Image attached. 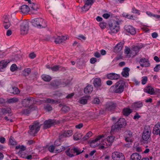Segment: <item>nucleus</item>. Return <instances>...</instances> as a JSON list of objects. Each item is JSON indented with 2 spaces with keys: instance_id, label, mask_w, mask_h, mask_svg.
<instances>
[{
  "instance_id": "nucleus-1",
  "label": "nucleus",
  "mask_w": 160,
  "mask_h": 160,
  "mask_svg": "<svg viewBox=\"0 0 160 160\" xmlns=\"http://www.w3.org/2000/svg\"><path fill=\"white\" fill-rule=\"evenodd\" d=\"M124 83L123 81H119L115 84L112 86L110 90L116 93H120L124 90Z\"/></svg>"
},
{
  "instance_id": "nucleus-2",
  "label": "nucleus",
  "mask_w": 160,
  "mask_h": 160,
  "mask_svg": "<svg viewBox=\"0 0 160 160\" xmlns=\"http://www.w3.org/2000/svg\"><path fill=\"white\" fill-rule=\"evenodd\" d=\"M31 22L33 26L40 28H45L47 26L46 21L42 18H34L32 20Z\"/></svg>"
},
{
  "instance_id": "nucleus-3",
  "label": "nucleus",
  "mask_w": 160,
  "mask_h": 160,
  "mask_svg": "<svg viewBox=\"0 0 160 160\" xmlns=\"http://www.w3.org/2000/svg\"><path fill=\"white\" fill-rule=\"evenodd\" d=\"M41 125L38 121L34 122L29 127L30 130L28 131L29 134L32 136H35L39 131Z\"/></svg>"
},
{
  "instance_id": "nucleus-4",
  "label": "nucleus",
  "mask_w": 160,
  "mask_h": 160,
  "mask_svg": "<svg viewBox=\"0 0 160 160\" xmlns=\"http://www.w3.org/2000/svg\"><path fill=\"white\" fill-rule=\"evenodd\" d=\"M119 24L117 20H113L109 23L110 29L113 33H117L119 30Z\"/></svg>"
},
{
  "instance_id": "nucleus-5",
  "label": "nucleus",
  "mask_w": 160,
  "mask_h": 160,
  "mask_svg": "<svg viewBox=\"0 0 160 160\" xmlns=\"http://www.w3.org/2000/svg\"><path fill=\"white\" fill-rule=\"evenodd\" d=\"M151 130L149 126H146L145 127L143 133H142V138L143 141H145V142H146L147 143H148L149 141H148L150 137L151 134Z\"/></svg>"
},
{
  "instance_id": "nucleus-6",
  "label": "nucleus",
  "mask_w": 160,
  "mask_h": 160,
  "mask_svg": "<svg viewBox=\"0 0 160 160\" xmlns=\"http://www.w3.org/2000/svg\"><path fill=\"white\" fill-rule=\"evenodd\" d=\"M20 31L22 34L24 35L28 33V28L29 23L27 21H22L20 22Z\"/></svg>"
},
{
  "instance_id": "nucleus-7",
  "label": "nucleus",
  "mask_w": 160,
  "mask_h": 160,
  "mask_svg": "<svg viewBox=\"0 0 160 160\" xmlns=\"http://www.w3.org/2000/svg\"><path fill=\"white\" fill-rule=\"evenodd\" d=\"M111 157L113 160H125V157L123 154L119 152L116 151L113 152Z\"/></svg>"
},
{
  "instance_id": "nucleus-8",
  "label": "nucleus",
  "mask_w": 160,
  "mask_h": 160,
  "mask_svg": "<svg viewBox=\"0 0 160 160\" xmlns=\"http://www.w3.org/2000/svg\"><path fill=\"white\" fill-rule=\"evenodd\" d=\"M56 120L54 119H48L45 120L44 122L43 128L47 129L50 128L56 123Z\"/></svg>"
},
{
  "instance_id": "nucleus-9",
  "label": "nucleus",
  "mask_w": 160,
  "mask_h": 160,
  "mask_svg": "<svg viewBox=\"0 0 160 160\" xmlns=\"http://www.w3.org/2000/svg\"><path fill=\"white\" fill-rule=\"evenodd\" d=\"M3 25L4 28L7 29H8L11 25V23L9 20L8 15H4L2 18Z\"/></svg>"
},
{
  "instance_id": "nucleus-10",
  "label": "nucleus",
  "mask_w": 160,
  "mask_h": 160,
  "mask_svg": "<svg viewBox=\"0 0 160 160\" xmlns=\"http://www.w3.org/2000/svg\"><path fill=\"white\" fill-rule=\"evenodd\" d=\"M103 135L98 136L95 140H92L90 143V146L91 147L95 148L98 146L100 144L99 140L102 137Z\"/></svg>"
},
{
  "instance_id": "nucleus-11",
  "label": "nucleus",
  "mask_w": 160,
  "mask_h": 160,
  "mask_svg": "<svg viewBox=\"0 0 160 160\" xmlns=\"http://www.w3.org/2000/svg\"><path fill=\"white\" fill-rule=\"evenodd\" d=\"M125 141L127 142H132L133 141L132 132L130 131H126L124 133Z\"/></svg>"
},
{
  "instance_id": "nucleus-12",
  "label": "nucleus",
  "mask_w": 160,
  "mask_h": 160,
  "mask_svg": "<svg viewBox=\"0 0 160 160\" xmlns=\"http://www.w3.org/2000/svg\"><path fill=\"white\" fill-rule=\"evenodd\" d=\"M29 6L30 8H31L30 10L33 13H37L39 10V7L37 4L33 2H31Z\"/></svg>"
},
{
  "instance_id": "nucleus-13",
  "label": "nucleus",
  "mask_w": 160,
  "mask_h": 160,
  "mask_svg": "<svg viewBox=\"0 0 160 160\" xmlns=\"http://www.w3.org/2000/svg\"><path fill=\"white\" fill-rule=\"evenodd\" d=\"M114 137L112 136L108 137L105 140V142H103V144L104 145H106L108 146L111 145L114 141Z\"/></svg>"
},
{
  "instance_id": "nucleus-14",
  "label": "nucleus",
  "mask_w": 160,
  "mask_h": 160,
  "mask_svg": "<svg viewBox=\"0 0 160 160\" xmlns=\"http://www.w3.org/2000/svg\"><path fill=\"white\" fill-rule=\"evenodd\" d=\"M34 101V98H29L23 99L22 101V104L23 107H26L29 106L30 104H31Z\"/></svg>"
},
{
  "instance_id": "nucleus-15",
  "label": "nucleus",
  "mask_w": 160,
  "mask_h": 160,
  "mask_svg": "<svg viewBox=\"0 0 160 160\" xmlns=\"http://www.w3.org/2000/svg\"><path fill=\"white\" fill-rule=\"evenodd\" d=\"M37 108L36 106L33 105H30L28 108L23 109L22 112L23 113L27 115L29 114L32 111L36 110Z\"/></svg>"
},
{
  "instance_id": "nucleus-16",
  "label": "nucleus",
  "mask_w": 160,
  "mask_h": 160,
  "mask_svg": "<svg viewBox=\"0 0 160 160\" xmlns=\"http://www.w3.org/2000/svg\"><path fill=\"white\" fill-rule=\"evenodd\" d=\"M140 66L142 67H148L150 66L149 61L147 58H141L139 62Z\"/></svg>"
},
{
  "instance_id": "nucleus-17",
  "label": "nucleus",
  "mask_w": 160,
  "mask_h": 160,
  "mask_svg": "<svg viewBox=\"0 0 160 160\" xmlns=\"http://www.w3.org/2000/svg\"><path fill=\"white\" fill-rule=\"evenodd\" d=\"M125 30L131 35H134L136 33V30L134 28L130 25H125L124 27Z\"/></svg>"
},
{
  "instance_id": "nucleus-18",
  "label": "nucleus",
  "mask_w": 160,
  "mask_h": 160,
  "mask_svg": "<svg viewBox=\"0 0 160 160\" xmlns=\"http://www.w3.org/2000/svg\"><path fill=\"white\" fill-rule=\"evenodd\" d=\"M107 78L110 80H118L120 77V75L114 73H111L107 75Z\"/></svg>"
},
{
  "instance_id": "nucleus-19",
  "label": "nucleus",
  "mask_w": 160,
  "mask_h": 160,
  "mask_svg": "<svg viewBox=\"0 0 160 160\" xmlns=\"http://www.w3.org/2000/svg\"><path fill=\"white\" fill-rule=\"evenodd\" d=\"M144 46V44L142 43L138 44L135 46H133L132 48V50L135 52V54H137L140 50Z\"/></svg>"
},
{
  "instance_id": "nucleus-20",
  "label": "nucleus",
  "mask_w": 160,
  "mask_h": 160,
  "mask_svg": "<svg viewBox=\"0 0 160 160\" xmlns=\"http://www.w3.org/2000/svg\"><path fill=\"white\" fill-rule=\"evenodd\" d=\"M152 133L154 134L159 135L160 136V122H158L155 125Z\"/></svg>"
},
{
  "instance_id": "nucleus-21",
  "label": "nucleus",
  "mask_w": 160,
  "mask_h": 160,
  "mask_svg": "<svg viewBox=\"0 0 160 160\" xmlns=\"http://www.w3.org/2000/svg\"><path fill=\"white\" fill-rule=\"evenodd\" d=\"M124 44L123 41L118 43L114 48V52L116 53L120 52L122 49Z\"/></svg>"
},
{
  "instance_id": "nucleus-22",
  "label": "nucleus",
  "mask_w": 160,
  "mask_h": 160,
  "mask_svg": "<svg viewBox=\"0 0 160 160\" xmlns=\"http://www.w3.org/2000/svg\"><path fill=\"white\" fill-rule=\"evenodd\" d=\"M15 149H19V151L18 152V154L21 157V155L24 154L23 151L26 149V148L23 145L20 146L19 145L16 147Z\"/></svg>"
},
{
  "instance_id": "nucleus-23",
  "label": "nucleus",
  "mask_w": 160,
  "mask_h": 160,
  "mask_svg": "<svg viewBox=\"0 0 160 160\" xmlns=\"http://www.w3.org/2000/svg\"><path fill=\"white\" fill-rule=\"evenodd\" d=\"M1 113L4 115L8 114V116L9 117L12 114L11 110L10 108H2L1 110Z\"/></svg>"
},
{
  "instance_id": "nucleus-24",
  "label": "nucleus",
  "mask_w": 160,
  "mask_h": 160,
  "mask_svg": "<svg viewBox=\"0 0 160 160\" xmlns=\"http://www.w3.org/2000/svg\"><path fill=\"white\" fill-rule=\"evenodd\" d=\"M116 103L112 102H110L106 105V109L108 111H111L115 108L116 107Z\"/></svg>"
},
{
  "instance_id": "nucleus-25",
  "label": "nucleus",
  "mask_w": 160,
  "mask_h": 160,
  "mask_svg": "<svg viewBox=\"0 0 160 160\" xmlns=\"http://www.w3.org/2000/svg\"><path fill=\"white\" fill-rule=\"evenodd\" d=\"M144 91L150 95H153L155 93L153 88L151 86H147L144 89Z\"/></svg>"
},
{
  "instance_id": "nucleus-26",
  "label": "nucleus",
  "mask_w": 160,
  "mask_h": 160,
  "mask_svg": "<svg viewBox=\"0 0 160 160\" xmlns=\"http://www.w3.org/2000/svg\"><path fill=\"white\" fill-rule=\"evenodd\" d=\"M67 39V37L66 36H58L54 41V42L56 44H60L66 40Z\"/></svg>"
},
{
  "instance_id": "nucleus-27",
  "label": "nucleus",
  "mask_w": 160,
  "mask_h": 160,
  "mask_svg": "<svg viewBox=\"0 0 160 160\" xmlns=\"http://www.w3.org/2000/svg\"><path fill=\"white\" fill-rule=\"evenodd\" d=\"M122 128V126L119 125L117 122L115 124L112 125L111 131V132H113L119 130L121 128Z\"/></svg>"
},
{
  "instance_id": "nucleus-28",
  "label": "nucleus",
  "mask_w": 160,
  "mask_h": 160,
  "mask_svg": "<svg viewBox=\"0 0 160 160\" xmlns=\"http://www.w3.org/2000/svg\"><path fill=\"white\" fill-rule=\"evenodd\" d=\"M93 90V86L91 85L88 84L85 88L84 91L85 94H89L92 92Z\"/></svg>"
},
{
  "instance_id": "nucleus-29",
  "label": "nucleus",
  "mask_w": 160,
  "mask_h": 160,
  "mask_svg": "<svg viewBox=\"0 0 160 160\" xmlns=\"http://www.w3.org/2000/svg\"><path fill=\"white\" fill-rule=\"evenodd\" d=\"M20 9L21 12L24 14L28 13L30 10V8L26 5L22 6Z\"/></svg>"
},
{
  "instance_id": "nucleus-30",
  "label": "nucleus",
  "mask_w": 160,
  "mask_h": 160,
  "mask_svg": "<svg viewBox=\"0 0 160 160\" xmlns=\"http://www.w3.org/2000/svg\"><path fill=\"white\" fill-rule=\"evenodd\" d=\"M72 134V130H69L64 131L61 135V138L69 137Z\"/></svg>"
},
{
  "instance_id": "nucleus-31",
  "label": "nucleus",
  "mask_w": 160,
  "mask_h": 160,
  "mask_svg": "<svg viewBox=\"0 0 160 160\" xmlns=\"http://www.w3.org/2000/svg\"><path fill=\"white\" fill-rule=\"evenodd\" d=\"M141 156L138 153H134L131 156V160H140Z\"/></svg>"
},
{
  "instance_id": "nucleus-32",
  "label": "nucleus",
  "mask_w": 160,
  "mask_h": 160,
  "mask_svg": "<svg viewBox=\"0 0 160 160\" xmlns=\"http://www.w3.org/2000/svg\"><path fill=\"white\" fill-rule=\"evenodd\" d=\"M130 69L127 67H126L123 69V71L122 72V75L123 77L127 78L129 75V72Z\"/></svg>"
},
{
  "instance_id": "nucleus-33",
  "label": "nucleus",
  "mask_w": 160,
  "mask_h": 160,
  "mask_svg": "<svg viewBox=\"0 0 160 160\" xmlns=\"http://www.w3.org/2000/svg\"><path fill=\"white\" fill-rule=\"evenodd\" d=\"M65 153L66 155L69 158H72L74 156L73 154V150L70 148L66 151Z\"/></svg>"
},
{
  "instance_id": "nucleus-34",
  "label": "nucleus",
  "mask_w": 160,
  "mask_h": 160,
  "mask_svg": "<svg viewBox=\"0 0 160 160\" xmlns=\"http://www.w3.org/2000/svg\"><path fill=\"white\" fill-rule=\"evenodd\" d=\"M93 84L95 87L98 88L101 86V81L100 78H96L94 81Z\"/></svg>"
},
{
  "instance_id": "nucleus-35",
  "label": "nucleus",
  "mask_w": 160,
  "mask_h": 160,
  "mask_svg": "<svg viewBox=\"0 0 160 160\" xmlns=\"http://www.w3.org/2000/svg\"><path fill=\"white\" fill-rule=\"evenodd\" d=\"M132 112V110L128 108H125L123 110V114L126 116H128Z\"/></svg>"
},
{
  "instance_id": "nucleus-36",
  "label": "nucleus",
  "mask_w": 160,
  "mask_h": 160,
  "mask_svg": "<svg viewBox=\"0 0 160 160\" xmlns=\"http://www.w3.org/2000/svg\"><path fill=\"white\" fill-rule=\"evenodd\" d=\"M1 67L0 68V71H2V69L6 67L8 63H9L7 60H2L1 61Z\"/></svg>"
},
{
  "instance_id": "nucleus-37",
  "label": "nucleus",
  "mask_w": 160,
  "mask_h": 160,
  "mask_svg": "<svg viewBox=\"0 0 160 160\" xmlns=\"http://www.w3.org/2000/svg\"><path fill=\"white\" fill-rule=\"evenodd\" d=\"M117 122L120 125L121 124L122 127L125 126L127 124L126 121L125 119L123 118H120L117 121Z\"/></svg>"
},
{
  "instance_id": "nucleus-38",
  "label": "nucleus",
  "mask_w": 160,
  "mask_h": 160,
  "mask_svg": "<svg viewBox=\"0 0 160 160\" xmlns=\"http://www.w3.org/2000/svg\"><path fill=\"white\" fill-rule=\"evenodd\" d=\"M73 150V152L74 153H76V155H79V154L82 153L83 150L81 151V150L78 147H73V148L72 149Z\"/></svg>"
},
{
  "instance_id": "nucleus-39",
  "label": "nucleus",
  "mask_w": 160,
  "mask_h": 160,
  "mask_svg": "<svg viewBox=\"0 0 160 160\" xmlns=\"http://www.w3.org/2000/svg\"><path fill=\"white\" fill-rule=\"evenodd\" d=\"M41 77L42 79L45 81L49 82L51 80V78L48 75H43Z\"/></svg>"
},
{
  "instance_id": "nucleus-40",
  "label": "nucleus",
  "mask_w": 160,
  "mask_h": 160,
  "mask_svg": "<svg viewBox=\"0 0 160 160\" xmlns=\"http://www.w3.org/2000/svg\"><path fill=\"white\" fill-rule=\"evenodd\" d=\"M143 106L142 103V102H136L133 105V107L134 108L136 109L140 108L142 107Z\"/></svg>"
},
{
  "instance_id": "nucleus-41",
  "label": "nucleus",
  "mask_w": 160,
  "mask_h": 160,
  "mask_svg": "<svg viewBox=\"0 0 160 160\" xmlns=\"http://www.w3.org/2000/svg\"><path fill=\"white\" fill-rule=\"evenodd\" d=\"M11 93L14 94H18L19 93V91L18 88L16 87H12L11 88Z\"/></svg>"
},
{
  "instance_id": "nucleus-42",
  "label": "nucleus",
  "mask_w": 160,
  "mask_h": 160,
  "mask_svg": "<svg viewBox=\"0 0 160 160\" xmlns=\"http://www.w3.org/2000/svg\"><path fill=\"white\" fill-rule=\"evenodd\" d=\"M95 2V0H86L85 4V6H89L90 8L91 6Z\"/></svg>"
},
{
  "instance_id": "nucleus-43",
  "label": "nucleus",
  "mask_w": 160,
  "mask_h": 160,
  "mask_svg": "<svg viewBox=\"0 0 160 160\" xmlns=\"http://www.w3.org/2000/svg\"><path fill=\"white\" fill-rule=\"evenodd\" d=\"M66 149V148L63 146H61L60 147H59L56 148L55 150V152L59 153L64 151Z\"/></svg>"
},
{
  "instance_id": "nucleus-44",
  "label": "nucleus",
  "mask_w": 160,
  "mask_h": 160,
  "mask_svg": "<svg viewBox=\"0 0 160 160\" xmlns=\"http://www.w3.org/2000/svg\"><path fill=\"white\" fill-rule=\"evenodd\" d=\"M31 71V69L29 68L24 69L23 71V75L25 76H28L30 73Z\"/></svg>"
},
{
  "instance_id": "nucleus-45",
  "label": "nucleus",
  "mask_w": 160,
  "mask_h": 160,
  "mask_svg": "<svg viewBox=\"0 0 160 160\" xmlns=\"http://www.w3.org/2000/svg\"><path fill=\"white\" fill-rule=\"evenodd\" d=\"M92 133L91 132L89 131L87 133L86 135L83 137L82 139L83 140H86L90 138L92 135Z\"/></svg>"
},
{
  "instance_id": "nucleus-46",
  "label": "nucleus",
  "mask_w": 160,
  "mask_h": 160,
  "mask_svg": "<svg viewBox=\"0 0 160 160\" xmlns=\"http://www.w3.org/2000/svg\"><path fill=\"white\" fill-rule=\"evenodd\" d=\"M18 99L16 98H13L8 99V101L9 103H15L18 102Z\"/></svg>"
},
{
  "instance_id": "nucleus-47",
  "label": "nucleus",
  "mask_w": 160,
  "mask_h": 160,
  "mask_svg": "<svg viewBox=\"0 0 160 160\" xmlns=\"http://www.w3.org/2000/svg\"><path fill=\"white\" fill-rule=\"evenodd\" d=\"M21 157L28 160H30L32 159V155H27L26 154L21 155Z\"/></svg>"
},
{
  "instance_id": "nucleus-48",
  "label": "nucleus",
  "mask_w": 160,
  "mask_h": 160,
  "mask_svg": "<svg viewBox=\"0 0 160 160\" xmlns=\"http://www.w3.org/2000/svg\"><path fill=\"white\" fill-rule=\"evenodd\" d=\"M82 136L81 134H75L73 136V139L75 140H78L81 138Z\"/></svg>"
},
{
  "instance_id": "nucleus-49",
  "label": "nucleus",
  "mask_w": 160,
  "mask_h": 160,
  "mask_svg": "<svg viewBox=\"0 0 160 160\" xmlns=\"http://www.w3.org/2000/svg\"><path fill=\"white\" fill-rule=\"evenodd\" d=\"M45 102L50 103L54 104L57 103L58 101L54 100L52 99L48 98L46 100Z\"/></svg>"
},
{
  "instance_id": "nucleus-50",
  "label": "nucleus",
  "mask_w": 160,
  "mask_h": 160,
  "mask_svg": "<svg viewBox=\"0 0 160 160\" xmlns=\"http://www.w3.org/2000/svg\"><path fill=\"white\" fill-rule=\"evenodd\" d=\"M18 68L15 64H12L10 67V70L12 72H13L17 70Z\"/></svg>"
},
{
  "instance_id": "nucleus-51",
  "label": "nucleus",
  "mask_w": 160,
  "mask_h": 160,
  "mask_svg": "<svg viewBox=\"0 0 160 160\" xmlns=\"http://www.w3.org/2000/svg\"><path fill=\"white\" fill-rule=\"evenodd\" d=\"M70 110L69 108L67 106H64L62 108V111L64 113H66L67 112L69 111Z\"/></svg>"
},
{
  "instance_id": "nucleus-52",
  "label": "nucleus",
  "mask_w": 160,
  "mask_h": 160,
  "mask_svg": "<svg viewBox=\"0 0 160 160\" xmlns=\"http://www.w3.org/2000/svg\"><path fill=\"white\" fill-rule=\"evenodd\" d=\"M60 67L59 65H55L53 67H51V69L52 71H57L59 69Z\"/></svg>"
},
{
  "instance_id": "nucleus-53",
  "label": "nucleus",
  "mask_w": 160,
  "mask_h": 160,
  "mask_svg": "<svg viewBox=\"0 0 160 160\" xmlns=\"http://www.w3.org/2000/svg\"><path fill=\"white\" fill-rule=\"evenodd\" d=\"M44 109L45 110L49 112L52 110V108L50 105L48 104L44 107Z\"/></svg>"
},
{
  "instance_id": "nucleus-54",
  "label": "nucleus",
  "mask_w": 160,
  "mask_h": 160,
  "mask_svg": "<svg viewBox=\"0 0 160 160\" xmlns=\"http://www.w3.org/2000/svg\"><path fill=\"white\" fill-rule=\"evenodd\" d=\"M87 102V99L84 98H81L79 100L80 103L82 104H86Z\"/></svg>"
},
{
  "instance_id": "nucleus-55",
  "label": "nucleus",
  "mask_w": 160,
  "mask_h": 160,
  "mask_svg": "<svg viewBox=\"0 0 160 160\" xmlns=\"http://www.w3.org/2000/svg\"><path fill=\"white\" fill-rule=\"evenodd\" d=\"M142 79L141 80L142 83L143 85L145 84L148 81V78L146 76L143 77L142 78Z\"/></svg>"
},
{
  "instance_id": "nucleus-56",
  "label": "nucleus",
  "mask_w": 160,
  "mask_h": 160,
  "mask_svg": "<svg viewBox=\"0 0 160 160\" xmlns=\"http://www.w3.org/2000/svg\"><path fill=\"white\" fill-rule=\"evenodd\" d=\"M146 13L148 16L150 17L153 16V17H156L158 18L160 17L159 15H157L152 14L151 12L149 11L147 12H146Z\"/></svg>"
},
{
  "instance_id": "nucleus-57",
  "label": "nucleus",
  "mask_w": 160,
  "mask_h": 160,
  "mask_svg": "<svg viewBox=\"0 0 160 160\" xmlns=\"http://www.w3.org/2000/svg\"><path fill=\"white\" fill-rule=\"evenodd\" d=\"M89 8L88 6H85V4L83 7L81 8V9L82 12H86L89 10Z\"/></svg>"
},
{
  "instance_id": "nucleus-58",
  "label": "nucleus",
  "mask_w": 160,
  "mask_h": 160,
  "mask_svg": "<svg viewBox=\"0 0 160 160\" xmlns=\"http://www.w3.org/2000/svg\"><path fill=\"white\" fill-rule=\"evenodd\" d=\"M49 151L51 152H53L55 149V146L53 145H51L48 148Z\"/></svg>"
},
{
  "instance_id": "nucleus-59",
  "label": "nucleus",
  "mask_w": 160,
  "mask_h": 160,
  "mask_svg": "<svg viewBox=\"0 0 160 160\" xmlns=\"http://www.w3.org/2000/svg\"><path fill=\"white\" fill-rule=\"evenodd\" d=\"M106 23L103 22H100L99 24V26L100 28L102 29H103L106 28Z\"/></svg>"
},
{
  "instance_id": "nucleus-60",
  "label": "nucleus",
  "mask_w": 160,
  "mask_h": 160,
  "mask_svg": "<svg viewBox=\"0 0 160 160\" xmlns=\"http://www.w3.org/2000/svg\"><path fill=\"white\" fill-rule=\"evenodd\" d=\"M9 143L11 145H14L16 144V142L14 141L13 140L11 137H10L9 140Z\"/></svg>"
},
{
  "instance_id": "nucleus-61",
  "label": "nucleus",
  "mask_w": 160,
  "mask_h": 160,
  "mask_svg": "<svg viewBox=\"0 0 160 160\" xmlns=\"http://www.w3.org/2000/svg\"><path fill=\"white\" fill-rule=\"evenodd\" d=\"M132 13L135 14H137L138 15L140 14V11L137 9H136L135 8H132Z\"/></svg>"
},
{
  "instance_id": "nucleus-62",
  "label": "nucleus",
  "mask_w": 160,
  "mask_h": 160,
  "mask_svg": "<svg viewBox=\"0 0 160 160\" xmlns=\"http://www.w3.org/2000/svg\"><path fill=\"white\" fill-rule=\"evenodd\" d=\"M160 70V64L157 65L154 68V71L155 72H158Z\"/></svg>"
},
{
  "instance_id": "nucleus-63",
  "label": "nucleus",
  "mask_w": 160,
  "mask_h": 160,
  "mask_svg": "<svg viewBox=\"0 0 160 160\" xmlns=\"http://www.w3.org/2000/svg\"><path fill=\"white\" fill-rule=\"evenodd\" d=\"M93 103L96 104H98L100 102V100L98 98H95L93 101Z\"/></svg>"
},
{
  "instance_id": "nucleus-64",
  "label": "nucleus",
  "mask_w": 160,
  "mask_h": 160,
  "mask_svg": "<svg viewBox=\"0 0 160 160\" xmlns=\"http://www.w3.org/2000/svg\"><path fill=\"white\" fill-rule=\"evenodd\" d=\"M151 36L153 38H155L158 37V35L156 32H155L152 33Z\"/></svg>"
}]
</instances>
